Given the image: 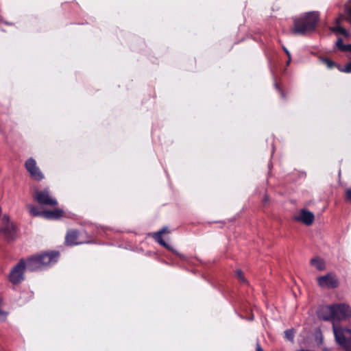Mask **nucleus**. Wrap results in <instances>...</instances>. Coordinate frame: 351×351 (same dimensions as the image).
<instances>
[{
    "label": "nucleus",
    "mask_w": 351,
    "mask_h": 351,
    "mask_svg": "<svg viewBox=\"0 0 351 351\" xmlns=\"http://www.w3.org/2000/svg\"><path fill=\"white\" fill-rule=\"evenodd\" d=\"M342 51H351V44L345 45V46H343V48L342 49Z\"/></svg>",
    "instance_id": "obj_27"
},
{
    "label": "nucleus",
    "mask_w": 351,
    "mask_h": 351,
    "mask_svg": "<svg viewBox=\"0 0 351 351\" xmlns=\"http://www.w3.org/2000/svg\"><path fill=\"white\" fill-rule=\"evenodd\" d=\"M323 62L327 66L328 68L332 69L335 66H337L338 69H343L344 67H341L340 65L337 64L334 61L330 60L329 58H324L323 60Z\"/></svg>",
    "instance_id": "obj_19"
},
{
    "label": "nucleus",
    "mask_w": 351,
    "mask_h": 351,
    "mask_svg": "<svg viewBox=\"0 0 351 351\" xmlns=\"http://www.w3.org/2000/svg\"><path fill=\"white\" fill-rule=\"evenodd\" d=\"M29 214L32 217L42 216L43 217V211H40L36 206L28 204L27 205Z\"/></svg>",
    "instance_id": "obj_17"
},
{
    "label": "nucleus",
    "mask_w": 351,
    "mask_h": 351,
    "mask_svg": "<svg viewBox=\"0 0 351 351\" xmlns=\"http://www.w3.org/2000/svg\"><path fill=\"white\" fill-rule=\"evenodd\" d=\"M16 226L10 221L8 215H3L1 219L0 234L4 240L10 242L16 239Z\"/></svg>",
    "instance_id": "obj_3"
},
{
    "label": "nucleus",
    "mask_w": 351,
    "mask_h": 351,
    "mask_svg": "<svg viewBox=\"0 0 351 351\" xmlns=\"http://www.w3.org/2000/svg\"><path fill=\"white\" fill-rule=\"evenodd\" d=\"M274 86H275V88L276 89V90L280 95L281 97L283 99H286V94L284 92V90L282 89V88L280 86V85L276 82H275V83H274Z\"/></svg>",
    "instance_id": "obj_23"
},
{
    "label": "nucleus",
    "mask_w": 351,
    "mask_h": 351,
    "mask_svg": "<svg viewBox=\"0 0 351 351\" xmlns=\"http://www.w3.org/2000/svg\"><path fill=\"white\" fill-rule=\"evenodd\" d=\"M236 275H237V277L238 278V279L241 282H242L243 283H246L247 282V280L244 277L243 272L241 269H237L236 271Z\"/></svg>",
    "instance_id": "obj_22"
},
{
    "label": "nucleus",
    "mask_w": 351,
    "mask_h": 351,
    "mask_svg": "<svg viewBox=\"0 0 351 351\" xmlns=\"http://www.w3.org/2000/svg\"><path fill=\"white\" fill-rule=\"evenodd\" d=\"M288 61L287 62V65H289L290 64V62H291V58H288Z\"/></svg>",
    "instance_id": "obj_32"
},
{
    "label": "nucleus",
    "mask_w": 351,
    "mask_h": 351,
    "mask_svg": "<svg viewBox=\"0 0 351 351\" xmlns=\"http://www.w3.org/2000/svg\"><path fill=\"white\" fill-rule=\"evenodd\" d=\"M40 254L44 268L49 267L57 263L60 256V253L58 251L45 252L40 253Z\"/></svg>",
    "instance_id": "obj_11"
},
{
    "label": "nucleus",
    "mask_w": 351,
    "mask_h": 351,
    "mask_svg": "<svg viewBox=\"0 0 351 351\" xmlns=\"http://www.w3.org/2000/svg\"><path fill=\"white\" fill-rule=\"evenodd\" d=\"M319 21L317 12H310L305 15L293 20V27L291 32L295 35H304L313 32Z\"/></svg>",
    "instance_id": "obj_1"
},
{
    "label": "nucleus",
    "mask_w": 351,
    "mask_h": 351,
    "mask_svg": "<svg viewBox=\"0 0 351 351\" xmlns=\"http://www.w3.org/2000/svg\"><path fill=\"white\" fill-rule=\"evenodd\" d=\"M345 199L347 202L351 203V186L346 190Z\"/></svg>",
    "instance_id": "obj_25"
},
{
    "label": "nucleus",
    "mask_w": 351,
    "mask_h": 351,
    "mask_svg": "<svg viewBox=\"0 0 351 351\" xmlns=\"http://www.w3.org/2000/svg\"><path fill=\"white\" fill-rule=\"evenodd\" d=\"M323 351H329L328 349H325Z\"/></svg>",
    "instance_id": "obj_33"
},
{
    "label": "nucleus",
    "mask_w": 351,
    "mask_h": 351,
    "mask_svg": "<svg viewBox=\"0 0 351 351\" xmlns=\"http://www.w3.org/2000/svg\"><path fill=\"white\" fill-rule=\"evenodd\" d=\"M285 338L293 341L294 339V331L293 329H289L285 331Z\"/></svg>",
    "instance_id": "obj_20"
},
{
    "label": "nucleus",
    "mask_w": 351,
    "mask_h": 351,
    "mask_svg": "<svg viewBox=\"0 0 351 351\" xmlns=\"http://www.w3.org/2000/svg\"><path fill=\"white\" fill-rule=\"evenodd\" d=\"M311 265L316 267L319 271H322L325 269V263L319 258H314L311 260Z\"/></svg>",
    "instance_id": "obj_16"
},
{
    "label": "nucleus",
    "mask_w": 351,
    "mask_h": 351,
    "mask_svg": "<svg viewBox=\"0 0 351 351\" xmlns=\"http://www.w3.org/2000/svg\"><path fill=\"white\" fill-rule=\"evenodd\" d=\"M33 197L40 205L56 206L58 204L57 199L53 197L48 188H45L43 190L35 189Z\"/></svg>",
    "instance_id": "obj_4"
},
{
    "label": "nucleus",
    "mask_w": 351,
    "mask_h": 351,
    "mask_svg": "<svg viewBox=\"0 0 351 351\" xmlns=\"http://www.w3.org/2000/svg\"><path fill=\"white\" fill-rule=\"evenodd\" d=\"M318 285L324 289H336L339 286V281L334 273H328L317 278Z\"/></svg>",
    "instance_id": "obj_7"
},
{
    "label": "nucleus",
    "mask_w": 351,
    "mask_h": 351,
    "mask_svg": "<svg viewBox=\"0 0 351 351\" xmlns=\"http://www.w3.org/2000/svg\"><path fill=\"white\" fill-rule=\"evenodd\" d=\"M346 20L351 25V0L345 5Z\"/></svg>",
    "instance_id": "obj_18"
},
{
    "label": "nucleus",
    "mask_w": 351,
    "mask_h": 351,
    "mask_svg": "<svg viewBox=\"0 0 351 351\" xmlns=\"http://www.w3.org/2000/svg\"><path fill=\"white\" fill-rule=\"evenodd\" d=\"M282 49L285 52V53L287 54L288 58H291V53H290L289 51L285 46H282Z\"/></svg>",
    "instance_id": "obj_28"
},
{
    "label": "nucleus",
    "mask_w": 351,
    "mask_h": 351,
    "mask_svg": "<svg viewBox=\"0 0 351 351\" xmlns=\"http://www.w3.org/2000/svg\"><path fill=\"white\" fill-rule=\"evenodd\" d=\"M25 262L27 263V269L29 271H33L44 268L40 254L28 257Z\"/></svg>",
    "instance_id": "obj_12"
},
{
    "label": "nucleus",
    "mask_w": 351,
    "mask_h": 351,
    "mask_svg": "<svg viewBox=\"0 0 351 351\" xmlns=\"http://www.w3.org/2000/svg\"><path fill=\"white\" fill-rule=\"evenodd\" d=\"M336 46L340 51H342V49L343 48V46H345V44L343 43V39L341 38H339L336 42Z\"/></svg>",
    "instance_id": "obj_24"
},
{
    "label": "nucleus",
    "mask_w": 351,
    "mask_h": 351,
    "mask_svg": "<svg viewBox=\"0 0 351 351\" xmlns=\"http://www.w3.org/2000/svg\"><path fill=\"white\" fill-rule=\"evenodd\" d=\"M319 317L324 321H331L332 325L335 324L332 305H328L323 307L319 313Z\"/></svg>",
    "instance_id": "obj_13"
},
{
    "label": "nucleus",
    "mask_w": 351,
    "mask_h": 351,
    "mask_svg": "<svg viewBox=\"0 0 351 351\" xmlns=\"http://www.w3.org/2000/svg\"><path fill=\"white\" fill-rule=\"evenodd\" d=\"M263 200L265 203H267L269 201V197L265 195Z\"/></svg>",
    "instance_id": "obj_31"
},
{
    "label": "nucleus",
    "mask_w": 351,
    "mask_h": 351,
    "mask_svg": "<svg viewBox=\"0 0 351 351\" xmlns=\"http://www.w3.org/2000/svg\"><path fill=\"white\" fill-rule=\"evenodd\" d=\"M332 330L336 343L346 351H351V329L333 324Z\"/></svg>",
    "instance_id": "obj_2"
},
{
    "label": "nucleus",
    "mask_w": 351,
    "mask_h": 351,
    "mask_svg": "<svg viewBox=\"0 0 351 351\" xmlns=\"http://www.w3.org/2000/svg\"><path fill=\"white\" fill-rule=\"evenodd\" d=\"M25 167L33 180L40 181L44 178L43 173L36 165V162L33 158H29L25 161Z\"/></svg>",
    "instance_id": "obj_8"
},
{
    "label": "nucleus",
    "mask_w": 351,
    "mask_h": 351,
    "mask_svg": "<svg viewBox=\"0 0 351 351\" xmlns=\"http://www.w3.org/2000/svg\"><path fill=\"white\" fill-rule=\"evenodd\" d=\"M64 215V210L61 208H55L53 210H44L43 217L47 219H59Z\"/></svg>",
    "instance_id": "obj_15"
},
{
    "label": "nucleus",
    "mask_w": 351,
    "mask_h": 351,
    "mask_svg": "<svg viewBox=\"0 0 351 351\" xmlns=\"http://www.w3.org/2000/svg\"><path fill=\"white\" fill-rule=\"evenodd\" d=\"M293 219L295 221L302 222L306 226H311L314 221L315 216L312 212L303 208L300 210L298 215L294 216Z\"/></svg>",
    "instance_id": "obj_10"
},
{
    "label": "nucleus",
    "mask_w": 351,
    "mask_h": 351,
    "mask_svg": "<svg viewBox=\"0 0 351 351\" xmlns=\"http://www.w3.org/2000/svg\"><path fill=\"white\" fill-rule=\"evenodd\" d=\"M169 231L167 227L162 228L160 230L154 232L153 237L156 242H158L160 245L168 249L174 253L176 256H178L182 260H186V256L180 253H179L177 250L173 249L169 245H168L162 239V234L165 233H169Z\"/></svg>",
    "instance_id": "obj_9"
},
{
    "label": "nucleus",
    "mask_w": 351,
    "mask_h": 351,
    "mask_svg": "<svg viewBox=\"0 0 351 351\" xmlns=\"http://www.w3.org/2000/svg\"><path fill=\"white\" fill-rule=\"evenodd\" d=\"M0 315H3L5 318L7 313L0 309Z\"/></svg>",
    "instance_id": "obj_30"
},
{
    "label": "nucleus",
    "mask_w": 351,
    "mask_h": 351,
    "mask_svg": "<svg viewBox=\"0 0 351 351\" xmlns=\"http://www.w3.org/2000/svg\"><path fill=\"white\" fill-rule=\"evenodd\" d=\"M333 314L335 322L337 321L346 320L351 317V308L344 303L333 304Z\"/></svg>",
    "instance_id": "obj_6"
},
{
    "label": "nucleus",
    "mask_w": 351,
    "mask_h": 351,
    "mask_svg": "<svg viewBox=\"0 0 351 351\" xmlns=\"http://www.w3.org/2000/svg\"><path fill=\"white\" fill-rule=\"evenodd\" d=\"M79 232L76 230H69L65 237V243L69 245H78L82 242L79 241Z\"/></svg>",
    "instance_id": "obj_14"
},
{
    "label": "nucleus",
    "mask_w": 351,
    "mask_h": 351,
    "mask_svg": "<svg viewBox=\"0 0 351 351\" xmlns=\"http://www.w3.org/2000/svg\"><path fill=\"white\" fill-rule=\"evenodd\" d=\"M332 30L344 36L348 34L346 29L341 26L335 27L332 29Z\"/></svg>",
    "instance_id": "obj_21"
},
{
    "label": "nucleus",
    "mask_w": 351,
    "mask_h": 351,
    "mask_svg": "<svg viewBox=\"0 0 351 351\" xmlns=\"http://www.w3.org/2000/svg\"><path fill=\"white\" fill-rule=\"evenodd\" d=\"M27 269L25 260L21 258L19 263L11 269L9 274V280L13 285H18L24 280V274Z\"/></svg>",
    "instance_id": "obj_5"
},
{
    "label": "nucleus",
    "mask_w": 351,
    "mask_h": 351,
    "mask_svg": "<svg viewBox=\"0 0 351 351\" xmlns=\"http://www.w3.org/2000/svg\"><path fill=\"white\" fill-rule=\"evenodd\" d=\"M256 351H264L258 342L256 345Z\"/></svg>",
    "instance_id": "obj_29"
},
{
    "label": "nucleus",
    "mask_w": 351,
    "mask_h": 351,
    "mask_svg": "<svg viewBox=\"0 0 351 351\" xmlns=\"http://www.w3.org/2000/svg\"><path fill=\"white\" fill-rule=\"evenodd\" d=\"M339 71L344 73H351V62L346 64L343 69H340Z\"/></svg>",
    "instance_id": "obj_26"
}]
</instances>
